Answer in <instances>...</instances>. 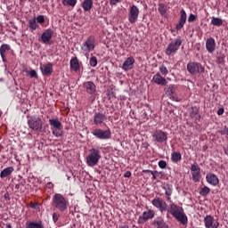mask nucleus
Instances as JSON below:
<instances>
[{"mask_svg": "<svg viewBox=\"0 0 228 228\" xmlns=\"http://www.w3.org/2000/svg\"><path fill=\"white\" fill-rule=\"evenodd\" d=\"M174 85H169L167 92H170V94H174Z\"/></svg>", "mask_w": 228, "mask_h": 228, "instance_id": "603ef678", "label": "nucleus"}, {"mask_svg": "<svg viewBox=\"0 0 228 228\" xmlns=\"http://www.w3.org/2000/svg\"><path fill=\"white\" fill-rule=\"evenodd\" d=\"M38 24H44L45 22V17L44 15H38L36 19Z\"/></svg>", "mask_w": 228, "mask_h": 228, "instance_id": "79ce46f5", "label": "nucleus"}, {"mask_svg": "<svg viewBox=\"0 0 228 228\" xmlns=\"http://www.w3.org/2000/svg\"><path fill=\"white\" fill-rule=\"evenodd\" d=\"M158 11L160 15L165 17L167 15V5L165 4H159Z\"/></svg>", "mask_w": 228, "mask_h": 228, "instance_id": "f704fd0d", "label": "nucleus"}, {"mask_svg": "<svg viewBox=\"0 0 228 228\" xmlns=\"http://www.w3.org/2000/svg\"><path fill=\"white\" fill-rule=\"evenodd\" d=\"M211 189H209V187L208 186H204L203 188L200 189V195H201V197H208V195H209Z\"/></svg>", "mask_w": 228, "mask_h": 228, "instance_id": "c9c22d12", "label": "nucleus"}, {"mask_svg": "<svg viewBox=\"0 0 228 228\" xmlns=\"http://www.w3.org/2000/svg\"><path fill=\"white\" fill-rule=\"evenodd\" d=\"M134 67V57H128L123 63L121 69L127 72V70H131Z\"/></svg>", "mask_w": 228, "mask_h": 228, "instance_id": "4be33fe9", "label": "nucleus"}, {"mask_svg": "<svg viewBox=\"0 0 228 228\" xmlns=\"http://www.w3.org/2000/svg\"><path fill=\"white\" fill-rule=\"evenodd\" d=\"M101 159V151L95 148L89 150V154L86 157L87 167H95Z\"/></svg>", "mask_w": 228, "mask_h": 228, "instance_id": "7ed1b4c3", "label": "nucleus"}, {"mask_svg": "<svg viewBox=\"0 0 228 228\" xmlns=\"http://www.w3.org/2000/svg\"><path fill=\"white\" fill-rule=\"evenodd\" d=\"M89 63L91 67H97V57L95 56L91 57Z\"/></svg>", "mask_w": 228, "mask_h": 228, "instance_id": "a19ab883", "label": "nucleus"}, {"mask_svg": "<svg viewBox=\"0 0 228 228\" xmlns=\"http://www.w3.org/2000/svg\"><path fill=\"white\" fill-rule=\"evenodd\" d=\"M152 172H154V171H152V170H151V169H143V170L142 171V174H152Z\"/></svg>", "mask_w": 228, "mask_h": 228, "instance_id": "864d4df0", "label": "nucleus"}, {"mask_svg": "<svg viewBox=\"0 0 228 228\" xmlns=\"http://www.w3.org/2000/svg\"><path fill=\"white\" fill-rule=\"evenodd\" d=\"M182 45L183 40L181 38L174 39L167 45V47L165 50V54L167 56H174Z\"/></svg>", "mask_w": 228, "mask_h": 228, "instance_id": "20e7f679", "label": "nucleus"}, {"mask_svg": "<svg viewBox=\"0 0 228 228\" xmlns=\"http://www.w3.org/2000/svg\"><path fill=\"white\" fill-rule=\"evenodd\" d=\"M224 108L218 109L217 115H224Z\"/></svg>", "mask_w": 228, "mask_h": 228, "instance_id": "6e6d98bb", "label": "nucleus"}, {"mask_svg": "<svg viewBox=\"0 0 228 228\" xmlns=\"http://www.w3.org/2000/svg\"><path fill=\"white\" fill-rule=\"evenodd\" d=\"M83 87L88 95H91L92 101H95V92H97V86L92 81H86L83 83Z\"/></svg>", "mask_w": 228, "mask_h": 228, "instance_id": "9d476101", "label": "nucleus"}, {"mask_svg": "<svg viewBox=\"0 0 228 228\" xmlns=\"http://www.w3.org/2000/svg\"><path fill=\"white\" fill-rule=\"evenodd\" d=\"M159 168H167V161H165V160H160V161H159Z\"/></svg>", "mask_w": 228, "mask_h": 228, "instance_id": "a18cd8bd", "label": "nucleus"}, {"mask_svg": "<svg viewBox=\"0 0 228 228\" xmlns=\"http://www.w3.org/2000/svg\"><path fill=\"white\" fill-rule=\"evenodd\" d=\"M195 19H196L195 14H190L188 18V22H193L195 21Z\"/></svg>", "mask_w": 228, "mask_h": 228, "instance_id": "8fccbe9b", "label": "nucleus"}, {"mask_svg": "<svg viewBox=\"0 0 228 228\" xmlns=\"http://www.w3.org/2000/svg\"><path fill=\"white\" fill-rule=\"evenodd\" d=\"M162 189L165 191L166 200L170 201L172 200V193H174V185L170 183H165L162 186Z\"/></svg>", "mask_w": 228, "mask_h": 228, "instance_id": "aec40b11", "label": "nucleus"}, {"mask_svg": "<svg viewBox=\"0 0 228 228\" xmlns=\"http://www.w3.org/2000/svg\"><path fill=\"white\" fill-rule=\"evenodd\" d=\"M46 188H48L49 190H53V188H54V184H53V183L49 182L46 183Z\"/></svg>", "mask_w": 228, "mask_h": 228, "instance_id": "3c124183", "label": "nucleus"}, {"mask_svg": "<svg viewBox=\"0 0 228 228\" xmlns=\"http://www.w3.org/2000/svg\"><path fill=\"white\" fill-rule=\"evenodd\" d=\"M49 124L53 127V129H60V127H61V122H60L58 118L49 119Z\"/></svg>", "mask_w": 228, "mask_h": 228, "instance_id": "2f4dec72", "label": "nucleus"}, {"mask_svg": "<svg viewBox=\"0 0 228 228\" xmlns=\"http://www.w3.org/2000/svg\"><path fill=\"white\" fill-rule=\"evenodd\" d=\"M211 24L213 26H222V24H224V21L222 20V19L220 18H215L213 17L212 18V20H211Z\"/></svg>", "mask_w": 228, "mask_h": 228, "instance_id": "4c0bfd02", "label": "nucleus"}, {"mask_svg": "<svg viewBox=\"0 0 228 228\" xmlns=\"http://www.w3.org/2000/svg\"><path fill=\"white\" fill-rule=\"evenodd\" d=\"M30 208H32V209H37V203H30Z\"/></svg>", "mask_w": 228, "mask_h": 228, "instance_id": "13d9d810", "label": "nucleus"}, {"mask_svg": "<svg viewBox=\"0 0 228 228\" xmlns=\"http://www.w3.org/2000/svg\"><path fill=\"white\" fill-rule=\"evenodd\" d=\"M4 198L6 200H11L10 193L5 192L4 195Z\"/></svg>", "mask_w": 228, "mask_h": 228, "instance_id": "5fc2aeb1", "label": "nucleus"}, {"mask_svg": "<svg viewBox=\"0 0 228 228\" xmlns=\"http://www.w3.org/2000/svg\"><path fill=\"white\" fill-rule=\"evenodd\" d=\"M28 125L29 129L32 131H37V133L42 132V119L39 117L31 116L28 120Z\"/></svg>", "mask_w": 228, "mask_h": 228, "instance_id": "423d86ee", "label": "nucleus"}, {"mask_svg": "<svg viewBox=\"0 0 228 228\" xmlns=\"http://www.w3.org/2000/svg\"><path fill=\"white\" fill-rule=\"evenodd\" d=\"M63 6H71L74 8L77 4V0H62Z\"/></svg>", "mask_w": 228, "mask_h": 228, "instance_id": "72a5a7b5", "label": "nucleus"}, {"mask_svg": "<svg viewBox=\"0 0 228 228\" xmlns=\"http://www.w3.org/2000/svg\"><path fill=\"white\" fill-rule=\"evenodd\" d=\"M206 49L208 53H215V49H216V42L215 41V38L208 37L206 41Z\"/></svg>", "mask_w": 228, "mask_h": 228, "instance_id": "393cba45", "label": "nucleus"}, {"mask_svg": "<svg viewBox=\"0 0 228 228\" xmlns=\"http://www.w3.org/2000/svg\"><path fill=\"white\" fill-rule=\"evenodd\" d=\"M69 67L74 72H79V70H81V66L79 65V61H77V57H73L70 60Z\"/></svg>", "mask_w": 228, "mask_h": 228, "instance_id": "a878e982", "label": "nucleus"}, {"mask_svg": "<svg viewBox=\"0 0 228 228\" xmlns=\"http://www.w3.org/2000/svg\"><path fill=\"white\" fill-rule=\"evenodd\" d=\"M28 28L30 31H35L40 28V25L37 23V18L28 20Z\"/></svg>", "mask_w": 228, "mask_h": 228, "instance_id": "c756f323", "label": "nucleus"}, {"mask_svg": "<svg viewBox=\"0 0 228 228\" xmlns=\"http://www.w3.org/2000/svg\"><path fill=\"white\" fill-rule=\"evenodd\" d=\"M43 76H51L53 74V63L48 62L47 64L40 63L39 67Z\"/></svg>", "mask_w": 228, "mask_h": 228, "instance_id": "6ab92c4d", "label": "nucleus"}, {"mask_svg": "<svg viewBox=\"0 0 228 228\" xmlns=\"http://www.w3.org/2000/svg\"><path fill=\"white\" fill-rule=\"evenodd\" d=\"M59 219H60V213L54 212V213L53 214V223L56 224V222H58Z\"/></svg>", "mask_w": 228, "mask_h": 228, "instance_id": "37998d69", "label": "nucleus"}, {"mask_svg": "<svg viewBox=\"0 0 228 228\" xmlns=\"http://www.w3.org/2000/svg\"><path fill=\"white\" fill-rule=\"evenodd\" d=\"M220 134H222L223 136L225 134H228V127L224 126L223 130H219Z\"/></svg>", "mask_w": 228, "mask_h": 228, "instance_id": "de8ad7c7", "label": "nucleus"}, {"mask_svg": "<svg viewBox=\"0 0 228 228\" xmlns=\"http://www.w3.org/2000/svg\"><path fill=\"white\" fill-rule=\"evenodd\" d=\"M106 120H108L106 114L102 112H94L93 116V122L94 126H102V123H104Z\"/></svg>", "mask_w": 228, "mask_h": 228, "instance_id": "2eb2a0df", "label": "nucleus"}, {"mask_svg": "<svg viewBox=\"0 0 228 228\" xmlns=\"http://www.w3.org/2000/svg\"><path fill=\"white\" fill-rule=\"evenodd\" d=\"M53 35L54 31H53L51 28H47L41 35V42L46 45L51 44V40L53 39Z\"/></svg>", "mask_w": 228, "mask_h": 228, "instance_id": "dca6fc26", "label": "nucleus"}, {"mask_svg": "<svg viewBox=\"0 0 228 228\" xmlns=\"http://www.w3.org/2000/svg\"><path fill=\"white\" fill-rule=\"evenodd\" d=\"M204 224L206 228H218L220 225V223H215V217H213V216L211 215H208L205 216Z\"/></svg>", "mask_w": 228, "mask_h": 228, "instance_id": "f3484780", "label": "nucleus"}, {"mask_svg": "<svg viewBox=\"0 0 228 228\" xmlns=\"http://www.w3.org/2000/svg\"><path fill=\"white\" fill-rule=\"evenodd\" d=\"M206 181L208 183V184H211L212 186H217L218 183H220V180H218V176L213 173H208L206 175Z\"/></svg>", "mask_w": 228, "mask_h": 228, "instance_id": "5701e85b", "label": "nucleus"}, {"mask_svg": "<svg viewBox=\"0 0 228 228\" xmlns=\"http://www.w3.org/2000/svg\"><path fill=\"white\" fill-rule=\"evenodd\" d=\"M163 177V173L157 174V179H161Z\"/></svg>", "mask_w": 228, "mask_h": 228, "instance_id": "bf43d9fd", "label": "nucleus"}, {"mask_svg": "<svg viewBox=\"0 0 228 228\" xmlns=\"http://www.w3.org/2000/svg\"><path fill=\"white\" fill-rule=\"evenodd\" d=\"M53 206L61 213H65L69 208V200L60 193H55L53 197Z\"/></svg>", "mask_w": 228, "mask_h": 228, "instance_id": "f03ea898", "label": "nucleus"}, {"mask_svg": "<svg viewBox=\"0 0 228 228\" xmlns=\"http://www.w3.org/2000/svg\"><path fill=\"white\" fill-rule=\"evenodd\" d=\"M159 70L162 76H167L168 74V69L163 64L159 67Z\"/></svg>", "mask_w": 228, "mask_h": 228, "instance_id": "ea45409f", "label": "nucleus"}, {"mask_svg": "<svg viewBox=\"0 0 228 228\" xmlns=\"http://www.w3.org/2000/svg\"><path fill=\"white\" fill-rule=\"evenodd\" d=\"M183 159V156L181 155L180 152H173L171 153V161L173 163H179Z\"/></svg>", "mask_w": 228, "mask_h": 228, "instance_id": "473e14b6", "label": "nucleus"}, {"mask_svg": "<svg viewBox=\"0 0 228 228\" xmlns=\"http://www.w3.org/2000/svg\"><path fill=\"white\" fill-rule=\"evenodd\" d=\"M158 174L159 175V174H161V172H158V171L151 172L152 179L154 181H156V179H158Z\"/></svg>", "mask_w": 228, "mask_h": 228, "instance_id": "09e8293b", "label": "nucleus"}, {"mask_svg": "<svg viewBox=\"0 0 228 228\" xmlns=\"http://www.w3.org/2000/svg\"><path fill=\"white\" fill-rule=\"evenodd\" d=\"M124 177H131V171H126V172L124 174Z\"/></svg>", "mask_w": 228, "mask_h": 228, "instance_id": "4d7b16f0", "label": "nucleus"}, {"mask_svg": "<svg viewBox=\"0 0 228 228\" xmlns=\"http://www.w3.org/2000/svg\"><path fill=\"white\" fill-rule=\"evenodd\" d=\"M0 117H1V114H0Z\"/></svg>", "mask_w": 228, "mask_h": 228, "instance_id": "0e129e2a", "label": "nucleus"}, {"mask_svg": "<svg viewBox=\"0 0 228 228\" xmlns=\"http://www.w3.org/2000/svg\"><path fill=\"white\" fill-rule=\"evenodd\" d=\"M19 188H20V184L18 183V184L15 185V189L19 190Z\"/></svg>", "mask_w": 228, "mask_h": 228, "instance_id": "680f3d73", "label": "nucleus"}, {"mask_svg": "<svg viewBox=\"0 0 228 228\" xmlns=\"http://www.w3.org/2000/svg\"><path fill=\"white\" fill-rule=\"evenodd\" d=\"M140 15V10L136 5H132L129 10L128 20L130 24H134L138 20V16Z\"/></svg>", "mask_w": 228, "mask_h": 228, "instance_id": "f8f14e48", "label": "nucleus"}, {"mask_svg": "<svg viewBox=\"0 0 228 228\" xmlns=\"http://www.w3.org/2000/svg\"><path fill=\"white\" fill-rule=\"evenodd\" d=\"M6 228H12V224H6Z\"/></svg>", "mask_w": 228, "mask_h": 228, "instance_id": "e2e57ef3", "label": "nucleus"}, {"mask_svg": "<svg viewBox=\"0 0 228 228\" xmlns=\"http://www.w3.org/2000/svg\"><path fill=\"white\" fill-rule=\"evenodd\" d=\"M11 47L10 45L4 44L0 46V56L4 61V63H6V52L10 51Z\"/></svg>", "mask_w": 228, "mask_h": 228, "instance_id": "bb28decb", "label": "nucleus"}, {"mask_svg": "<svg viewBox=\"0 0 228 228\" xmlns=\"http://www.w3.org/2000/svg\"><path fill=\"white\" fill-rule=\"evenodd\" d=\"M53 136H56V138H60V136H62L63 131H61V127L53 128Z\"/></svg>", "mask_w": 228, "mask_h": 228, "instance_id": "58836bf2", "label": "nucleus"}, {"mask_svg": "<svg viewBox=\"0 0 228 228\" xmlns=\"http://www.w3.org/2000/svg\"><path fill=\"white\" fill-rule=\"evenodd\" d=\"M92 134L98 140H110L111 138V129L102 130L101 128H95L92 131Z\"/></svg>", "mask_w": 228, "mask_h": 228, "instance_id": "6e6552de", "label": "nucleus"}, {"mask_svg": "<svg viewBox=\"0 0 228 228\" xmlns=\"http://www.w3.org/2000/svg\"><path fill=\"white\" fill-rule=\"evenodd\" d=\"M122 0H109V3L110 4V6H116L117 4H118V3H120Z\"/></svg>", "mask_w": 228, "mask_h": 228, "instance_id": "49530a36", "label": "nucleus"}, {"mask_svg": "<svg viewBox=\"0 0 228 228\" xmlns=\"http://www.w3.org/2000/svg\"><path fill=\"white\" fill-rule=\"evenodd\" d=\"M191 174L192 175V181L194 183H199L200 181V167L198 164L191 165Z\"/></svg>", "mask_w": 228, "mask_h": 228, "instance_id": "ddd939ff", "label": "nucleus"}, {"mask_svg": "<svg viewBox=\"0 0 228 228\" xmlns=\"http://www.w3.org/2000/svg\"><path fill=\"white\" fill-rule=\"evenodd\" d=\"M13 167H9L2 170L0 173L1 179H4V177H8V175H12V174H13Z\"/></svg>", "mask_w": 228, "mask_h": 228, "instance_id": "c85d7f7f", "label": "nucleus"}, {"mask_svg": "<svg viewBox=\"0 0 228 228\" xmlns=\"http://www.w3.org/2000/svg\"><path fill=\"white\" fill-rule=\"evenodd\" d=\"M187 70L192 76H197V74H203L206 69L200 62H189L187 64Z\"/></svg>", "mask_w": 228, "mask_h": 228, "instance_id": "0eeeda50", "label": "nucleus"}, {"mask_svg": "<svg viewBox=\"0 0 228 228\" xmlns=\"http://www.w3.org/2000/svg\"><path fill=\"white\" fill-rule=\"evenodd\" d=\"M152 140L155 143H165L168 140V133L163 130H156L152 134Z\"/></svg>", "mask_w": 228, "mask_h": 228, "instance_id": "1a4fd4ad", "label": "nucleus"}, {"mask_svg": "<svg viewBox=\"0 0 228 228\" xmlns=\"http://www.w3.org/2000/svg\"><path fill=\"white\" fill-rule=\"evenodd\" d=\"M224 154H226V156H228V148H224Z\"/></svg>", "mask_w": 228, "mask_h": 228, "instance_id": "052dcab7", "label": "nucleus"}, {"mask_svg": "<svg viewBox=\"0 0 228 228\" xmlns=\"http://www.w3.org/2000/svg\"><path fill=\"white\" fill-rule=\"evenodd\" d=\"M186 19H187L186 11H184V9H182L180 11L179 21L175 26L176 31H179L184 28V25L186 24Z\"/></svg>", "mask_w": 228, "mask_h": 228, "instance_id": "a211bd4d", "label": "nucleus"}, {"mask_svg": "<svg viewBox=\"0 0 228 228\" xmlns=\"http://www.w3.org/2000/svg\"><path fill=\"white\" fill-rule=\"evenodd\" d=\"M152 82L155 83V85H160L161 86H167L168 84L167 78L163 77L159 73H157L153 76Z\"/></svg>", "mask_w": 228, "mask_h": 228, "instance_id": "412c9836", "label": "nucleus"}, {"mask_svg": "<svg viewBox=\"0 0 228 228\" xmlns=\"http://www.w3.org/2000/svg\"><path fill=\"white\" fill-rule=\"evenodd\" d=\"M27 228H44L42 224L40 223H35V222H29L26 224Z\"/></svg>", "mask_w": 228, "mask_h": 228, "instance_id": "e433bc0d", "label": "nucleus"}, {"mask_svg": "<svg viewBox=\"0 0 228 228\" xmlns=\"http://www.w3.org/2000/svg\"><path fill=\"white\" fill-rule=\"evenodd\" d=\"M166 211L172 215V216H174V218H175L177 222H180L182 225L188 224V216H186V214H184V209L183 208V207H179L175 203H171L169 205V208H167Z\"/></svg>", "mask_w": 228, "mask_h": 228, "instance_id": "f257e3e1", "label": "nucleus"}, {"mask_svg": "<svg viewBox=\"0 0 228 228\" xmlns=\"http://www.w3.org/2000/svg\"><path fill=\"white\" fill-rule=\"evenodd\" d=\"M84 12H90L94 8V0H84L82 3Z\"/></svg>", "mask_w": 228, "mask_h": 228, "instance_id": "cd10ccee", "label": "nucleus"}, {"mask_svg": "<svg viewBox=\"0 0 228 228\" xmlns=\"http://www.w3.org/2000/svg\"><path fill=\"white\" fill-rule=\"evenodd\" d=\"M152 225L155 228H170L168 226V224L165 222V219L163 217H157L152 221Z\"/></svg>", "mask_w": 228, "mask_h": 228, "instance_id": "b1692460", "label": "nucleus"}, {"mask_svg": "<svg viewBox=\"0 0 228 228\" xmlns=\"http://www.w3.org/2000/svg\"><path fill=\"white\" fill-rule=\"evenodd\" d=\"M28 75L30 76V77H35L36 79L37 77H38V74H37V71L35 69H31Z\"/></svg>", "mask_w": 228, "mask_h": 228, "instance_id": "c03bdc74", "label": "nucleus"}, {"mask_svg": "<svg viewBox=\"0 0 228 228\" xmlns=\"http://www.w3.org/2000/svg\"><path fill=\"white\" fill-rule=\"evenodd\" d=\"M190 115L191 118H196V120H200V115L199 114V109L197 107H191Z\"/></svg>", "mask_w": 228, "mask_h": 228, "instance_id": "7c9ffc66", "label": "nucleus"}, {"mask_svg": "<svg viewBox=\"0 0 228 228\" xmlns=\"http://www.w3.org/2000/svg\"><path fill=\"white\" fill-rule=\"evenodd\" d=\"M156 216V212L152 209H148L147 211H144L142 216H139L137 224L140 225H143L145 222L149 220H152Z\"/></svg>", "mask_w": 228, "mask_h": 228, "instance_id": "9b49d317", "label": "nucleus"}, {"mask_svg": "<svg viewBox=\"0 0 228 228\" xmlns=\"http://www.w3.org/2000/svg\"><path fill=\"white\" fill-rule=\"evenodd\" d=\"M95 49V36H89L86 42H84L81 45V50L85 54H89V53H92Z\"/></svg>", "mask_w": 228, "mask_h": 228, "instance_id": "39448f33", "label": "nucleus"}, {"mask_svg": "<svg viewBox=\"0 0 228 228\" xmlns=\"http://www.w3.org/2000/svg\"><path fill=\"white\" fill-rule=\"evenodd\" d=\"M151 204L154 206V208H157L160 213H165V211H167V202L161 198L153 199Z\"/></svg>", "mask_w": 228, "mask_h": 228, "instance_id": "4468645a", "label": "nucleus"}]
</instances>
